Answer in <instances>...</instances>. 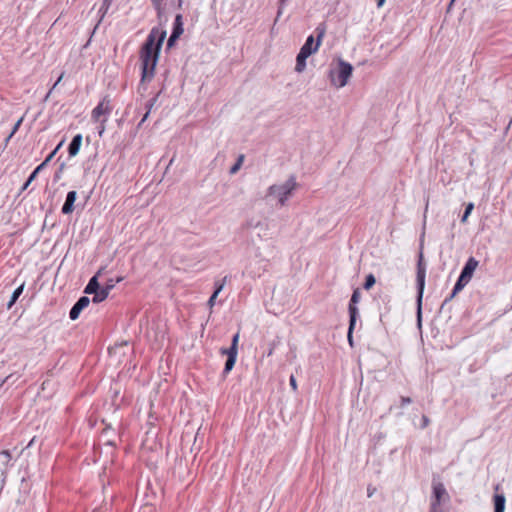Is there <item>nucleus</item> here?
I'll return each mask as SVG.
<instances>
[{
    "label": "nucleus",
    "mask_w": 512,
    "mask_h": 512,
    "mask_svg": "<svg viewBox=\"0 0 512 512\" xmlns=\"http://www.w3.org/2000/svg\"><path fill=\"white\" fill-rule=\"evenodd\" d=\"M166 38V30L161 27H153L145 42L140 48L139 58L141 63V79L139 89L146 82H150L155 75V68L159 60L160 51Z\"/></svg>",
    "instance_id": "obj_1"
},
{
    "label": "nucleus",
    "mask_w": 512,
    "mask_h": 512,
    "mask_svg": "<svg viewBox=\"0 0 512 512\" xmlns=\"http://www.w3.org/2000/svg\"><path fill=\"white\" fill-rule=\"evenodd\" d=\"M425 277H426V265L423 260V253L420 251L419 259L417 263V273H416V282H417V322L418 325H421L422 320V299L425 287Z\"/></svg>",
    "instance_id": "obj_2"
},
{
    "label": "nucleus",
    "mask_w": 512,
    "mask_h": 512,
    "mask_svg": "<svg viewBox=\"0 0 512 512\" xmlns=\"http://www.w3.org/2000/svg\"><path fill=\"white\" fill-rule=\"evenodd\" d=\"M297 187L295 176H290L289 179L280 185L274 184L268 188L267 197L268 196H276L278 198L279 204L284 206L286 201L292 195V192Z\"/></svg>",
    "instance_id": "obj_3"
},
{
    "label": "nucleus",
    "mask_w": 512,
    "mask_h": 512,
    "mask_svg": "<svg viewBox=\"0 0 512 512\" xmlns=\"http://www.w3.org/2000/svg\"><path fill=\"white\" fill-rule=\"evenodd\" d=\"M352 72L353 66L350 63L339 59L337 67L335 69H330L329 71L331 83L339 88L346 86Z\"/></svg>",
    "instance_id": "obj_4"
},
{
    "label": "nucleus",
    "mask_w": 512,
    "mask_h": 512,
    "mask_svg": "<svg viewBox=\"0 0 512 512\" xmlns=\"http://www.w3.org/2000/svg\"><path fill=\"white\" fill-rule=\"evenodd\" d=\"M360 298H361L360 289L356 288L352 293V296H351V299L349 302V306H348L349 327H348L347 338H348V342L351 346L353 345V340H352L353 330L355 328L356 321H357V318L359 315V311H358L356 304L360 301Z\"/></svg>",
    "instance_id": "obj_5"
},
{
    "label": "nucleus",
    "mask_w": 512,
    "mask_h": 512,
    "mask_svg": "<svg viewBox=\"0 0 512 512\" xmlns=\"http://www.w3.org/2000/svg\"><path fill=\"white\" fill-rule=\"evenodd\" d=\"M315 33L317 35V39H316V42H314V36L313 35H310L307 37L304 45L301 47V51L309 54V55H312L313 53H315L318 49H319V46L322 42V39L326 33V27H325V24H319L316 29H315Z\"/></svg>",
    "instance_id": "obj_6"
},
{
    "label": "nucleus",
    "mask_w": 512,
    "mask_h": 512,
    "mask_svg": "<svg viewBox=\"0 0 512 512\" xmlns=\"http://www.w3.org/2000/svg\"><path fill=\"white\" fill-rule=\"evenodd\" d=\"M111 100L108 96L103 97V99L98 103V105L92 110L91 119L93 121H100L103 118L108 119L109 115L112 112Z\"/></svg>",
    "instance_id": "obj_7"
},
{
    "label": "nucleus",
    "mask_w": 512,
    "mask_h": 512,
    "mask_svg": "<svg viewBox=\"0 0 512 512\" xmlns=\"http://www.w3.org/2000/svg\"><path fill=\"white\" fill-rule=\"evenodd\" d=\"M433 494L431 502L435 504H441L449 500V494L443 483L436 481L435 478L432 481Z\"/></svg>",
    "instance_id": "obj_8"
},
{
    "label": "nucleus",
    "mask_w": 512,
    "mask_h": 512,
    "mask_svg": "<svg viewBox=\"0 0 512 512\" xmlns=\"http://www.w3.org/2000/svg\"><path fill=\"white\" fill-rule=\"evenodd\" d=\"M470 282V280H468L467 278H465L464 276H462L460 274V276L458 277L455 285H454V288L451 292V294L445 298V300L443 301V303L441 304V307H440V310H443L445 308V306L460 292L464 289V287Z\"/></svg>",
    "instance_id": "obj_9"
},
{
    "label": "nucleus",
    "mask_w": 512,
    "mask_h": 512,
    "mask_svg": "<svg viewBox=\"0 0 512 512\" xmlns=\"http://www.w3.org/2000/svg\"><path fill=\"white\" fill-rule=\"evenodd\" d=\"M470 282V280H468L467 278H465L464 276H462L460 274V276L458 277L455 285H454V288L451 292V294L445 298V300L443 301V303L441 304V307H440V310H443L445 308V306L460 292L464 289V287Z\"/></svg>",
    "instance_id": "obj_10"
},
{
    "label": "nucleus",
    "mask_w": 512,
    "mask_h": 512,
    "mask_svg": "<svg viewBox=\"0 0 512 512\" xmlns=\"http://www.w3.org/2000/svg\"><path fill=\"white\" fill-rule=\"evenodd\" d=\"M90 303V299L87 296H81L77 302L72 306L69 312L71 320H76L83 309H85Z\"/></svg>",
    "instance_id": "obj_11"
},
{
    "label": "nucleus",
    "mask_w": 512,
    "mask_h": 512,
    "mask_svg": "<svg viewBox=\"0 0 512 512\" xmlns=\"http://www.w3.org/2000/svg\"><path fill=\"white\" fill-rule=\"evenodd\" d=\"M114 286H115L114 280L109 279L106 282L104 287L101 288L99 286V290L97 291V293H95V296H93L92 301L94 303H100V302L104 301L108 297L110 291L114 288Z\"/></svg>",
    "instance_id": "obj_12"
},
{
    "label": "nucleus",
    "mask_w": 512,
    "mask_h": 512,
    "mask_svg": "<svg viewBox=\"0 0 512 512\" xmlns=\"http://www.w3.org/2000/svg\"><path fill=\"white\" fill-rule=\"evenodd\" d=\"M478 265L479 262L474 257H470L462 268L460 274L468 280H471Z\"/></svg>",
    "instance_id": "obj_13"
},
{
    "label": "nucleus",
    "mask_w": 512,
    "mask_h": 512,
    "mask_svg": "<svg viewBox=\"0 0 512 512\" xmlns=\"http://www.w3.org/2000/svg\"><path fill=\"white\" fill-rule=\"evenodd\" d=\"M77 199V192L72 190L69 191L66 195L65 202L62 206L61 212L63 214H71L74 211V203Z\"/></svg>",
    "instance_id": "obj_14"
},
{
    "label": "nucleus",
    "mask_w": 512,
    "mask_h": 512,
    "mask_svg": "<svg viewBox=\"0 0 512 512\" xmlns=\"http://www.w3.org/2000/svg\"><path fill=\"white\" fill-rule=\"evenodd\" d=\"M220 352L222 355H227V359H226L225 366L223 369V376L225 377L233 369L235 362H236L237 353H235L234 350L231 352L225 351V350H220Z\"/></svg>",
    "instance_id": "obj_15"
},
{
    "label": "nucleus",
    "mask_w": 512,
    "mask_h": 512,
    "mask_svg": "<svg viewBox=\"0 0 512 512\" xmlns=\"http://www.w3.org/2000/svg\"><path fill=\"white\" fill-rule=\"evenodd\" d=\"M81 144H82V135L81 134L75 135L72 138V140L68 146V154L70 157H74L78 154Z\"/></svg>",
    "instance_id": "obj_16"
},
{
    "label": "nucleus",
    "mask_w": 512,
    "mask_h": 512,
    "mask_svg": "<svg viewBox=\"0 0 512 512\" xmlns=\"http://www.w3.org/2000/svg\"><path fill=\"white\" fill-rule=\"evenodd\" d=\"M102 269H100L96 275H94L86 285L84 289L85 294H93L95 296V293L99 290V282H98V276L101 274Z\"/></svg>",
    "instance_id": "obj_17"
},
{
    "label": "nucleus",
    "mask_w": 512,
    "mask_h": 512,
    "mask_svg": "<svg viewBox=\"0 0 512 512\" xmlns=\"http://www.w3.org/2000/svg\"><path fill=\"white\" fill-rule=\"evenodd\" d=\"M310 55L303 52V51H299L297 57H296V65H295V71L298 72V73H301L305 70L306 68V60L307 58L309 57Z\"/></svg>",
    "instance_id": "obj_18"
},
{
    "label": "nucleus",
    "mask_w": 512,
    "mask_h": 512,
    "mask_svg": "<svg viewBox=\"0 0 512 512\" xmlns=\"http://www.w3.org/2000/svg\"><path fill=\"white\" fill-rule=\"evenodd\" d=\"M494 512H504L505 510V496L503 494H495L493 497Z\"/></svg>",
    "instance_id": "obj_19"
},
{
    "label": "nucleus",
    "mask_w": 512,
    "mask_h": 512,
    "mask_svg": "<svg viewBox=\"0 0 512 512\" xmlns=\"http://www.w3.org/2000/svg\"><path fill=\"white\" fill-rule=\"evenodd\" d=\"M24 290V284H21L18 288L14 290V292L11 295V298L9 302L7 303V308L11 309L12 306L16 303L20 295L23 293Z\"/></svg>",
    "instance_id": "obj_20"
},
{
    "label": "nucleus",
    "mask_w": 512,
    "mask_h": 512,
    "mask_svg": "<svg viewBox=\"0 0 512 512\" xmlns=\"http://www.w3.org/2000/svg\"><path fill=\"white\" fill-rule=\"evenodd\" d=\"M11 459L12 456L8 450H3L0 452V461L3 466L8 467Z\"/></svg>",
    "instance_id": "obj_21"
},
{
    "label": "nucleus",
    "mask_w": 512,
    "mask_h": 512,
    "mask_svg": "<svg viewBox=\"0 0 512 512\" xmlns=\"http://www.w3.org/2000/svg\"><path fill=\"white\" fill-rule=\"evenodd\" d=\"M375 283H376V278H375V276L373 274L370 273L365 278V282L363 284V288L365 290H369V289H371L374 286Z\"/></svg>",
    "instance_id": "obj_22"
},
{
    "label": "nucleus",
    "mask_w": 512,
    "mask_h": 512,
    "mask_svg": "<svg viewBox=\"0 0 512 512\" xmlns=\"http://www.w3.org/2000/svg\"><path fill=\"white\" fill-rule=\"evenodd\" d=\"M238 341H239V333H236L233 338H232V343H231V346L229 348H221L220 350H225V351H235V353H238Z\"/></svg>",
    "instance_id": "obj_23"
},
{
    "label": "nucleus",
    "mask_w": 512,
    "mask_h": 512,
    "mask_svg": "<svg viewBox=\"0 0 512 512\" xmlns=\"http://www.w3.org/2000/svg\"><path fill=\"white\" fill-rule=\"evenodd\" d=\"M182 15L178 14L175 17L174 27L172 31H179V36L183 33V26H182Z\"/></svg>",
    "instance_id": "obj_24"
},
{
    "label": "nucleus",
    "mask_w": 512,
    "mask_h": 512,
    "mask_svg": "<svg viewBox=\"0 0 512 512\" xmlns=\"http://www.w3.org/2000/svg\"><path fill=\"white\" fill-rule=\"evenodd\" d=\"M474 209V204L472 202L468 203L465 207V211L462 215L461 222L465 223L467 221L468 216L471 214V212Z\"/></svg>",
    "instance_id": "obj_25"
},
{
    "label": "nucleus",
    "mask_w": 512,
    "mask_h": 512,
    "mask_svg": "<svg viewBox=\"0 0 512 512\" xmlns=\"http://www.w3.org/2000/svg\"><path fill=\"white\" fill-rule=\"evenodd\" d=\"M244 160V155H240L236 161V163L230 168V174H235L240 169Z\"/></svg>",
    "instance_id": "obj_26"
},
{
    "label": "nucleus",
    "mask_w": 512,
    "mask_h": 512,
    "mask_svg": "<svg viewBox=\"0 0 512 512\" xmlns=\"http://www.w3.org/2000/svg\"><path fill=\"white\" fill-rule=\"evenodd\" d=\"M23 119L24 117H21L16 123L15 125L13 126V129L11 131V133L8 135V137L6 138V143L9 142V140L13 137V135L18 131L19 127L21 126L22 122H23Z\"/></svg>",
    "instance_id": "obj_27"
},
{
    "label": "nucleus",
    "mask_w": 512,
    "mask_h": 512,
    "mask_svg": "<svg viewBox=\"0 0 512 512\" xmlns=\"http://www.w3.org/2000/svg\"><path fill=\"white\" fill-rule=\"evenodd\" d=\"M226 280H227V276H225L221 281H216L215 282V290L213 293L219 295V293L223 290L224 288V285L226 283Z\"/></svg>",
    "instance_id": "obj_28"
},
{
    "label": "nucleus",
    "mask_w": 512,
    "mask_h": 512,
    "mask_svg": "<svg viewBox=\"0 0 512 512\" xmlns=\"http://www.w3.org/2000/svg\"><path fill=\"white\" fill-rule=\"evenodd\" d=\"M179 31H172L170 37L167 41V46L170 48L173 46L174 42L179 38Z\"/></svg>",
    "instance_id": "obj_29"
},
{
    "label": "nucleus",
    "mask_w": 512,
    "mask_h": 512,
    "mask_svg": "<svg viewBox=\"0 0 512 512\" xmlns=\"http://www.w3.org/2000/svg\"><path fill=\"white\" fill-rule=\"evenodd\" d=\"M160 92L157 93L153 98H151L145 105L146 109L148 110V113L151 112L152 108L154 107V105L156 104L157 102V99H158V96H159Z\"/></svg>",
    "instance_id": "obj_30"
},
{
    "label": "nucleus",
    "mask_w": 512,
    "mask_h": 512,
    "mask_svg": "<svg viewBox=\"0 0 512 512\" xmlns=\"http://www.w3.org/2000/svg\"><path fill=\"white\" fill-rule=\"evenodd\" d=\"M108 119L106 118H103L102 120L100 121H95L96 123H99V126H98V134L100 136H102V134L104 133L105 129H106V122H107Z\"/></svg>",
    "instance_id": "obj_31"
},
{
    "label": "nucleus",
    "mask_w": 512,
    "mask_h": 512,
    "mask_svg": "<svg viewBox=\"0 0 512 512\" xmlns=\"http://www.w3.org/2000/svg\"><path fill=\"white\" fill-rule=\"evenodd\" d=\"M64 77V72L61 73V75L58 77L57 81L54 83V85L52 86V88L48 91V93L46 94L45 96V101L50 97V95L52 94L53 90L56 88V86L61 82V80L63 79Z\"/></svg>",
    "instance_id": "obj_32"
},
{
    "label": "nucleus",
    "mask_w": 512,
    "mask_h": 512,
    "mask_svg": "<svg viewBox=\"0 0 512 512\" xmlns=\"http://www.w3.org/2000/svg\"><path fill=\"white\" fill-rule=\"evenodd\" d=\"M37 177V175L35 173H31L30 176L28 177V179L26 180V182L24 183L23 187H22V190H25L28 188V186L32 183V181H34V179Z\"/></svg>",
    "instance_id": "obj_33"
},
{
    "label": "nucleus",
    "mask_w": 512,
    "mask_h": 512,
    "mask_svg": "<svg viewBox=\"0 0 512 512\" xmlns=\"http://www.w3.org/2000/svg\"><path fill=\"white\" fill-rule=\"evenodd\" d=\"M440 506L441 504H435L434 502H431L430 512H443Z\"/></svg>",
    "instance_id": "obj_34"
},
{
    "label": "nucleus",
    "mask_w": 512,
    "mask_h": 512,
    "mask_svg": "<svg viewBox=\"0 0 512 512\" xmlns=\"http://www.w3.org/2000/svg\"><path fill=\"white\" fill-rule=\"evenodd\" d=\"M217 296H218V295H217V294H215V293H213V294L210 296V298H209V300H208V306H209V308H210V309H212V308H213V306L215 305V302H216V298H217Z\"/></svg>",
    "instance_id": "obj_35"
},
{
    "label": "nucleus",
    "mask_w": 512,
    "mask_h": 512,
    "mask_svg": "<svg viewBox=\"0 0 512 512\" xmlns=\"http://www.w3.org/2000/svg\"><path fill=\"white\" fill-rule=\"evenodd\" d=\"M61 144H59L56 149L54 151H52L47 157L46 159L43 161V162H46V165L51 161V159L54 157V155L56 154L57 150L59 149Z\"/></svg>",
    "instance_id": "obj_36"
},
{
    "label": "nucleus",
    "mask_w": 512,
    "mask_h": 512,
    "mask_svg": "<svg viewBox=\"0 0 512 512\" xmlns=\"http://www.w3.org/2000/svg\"><path fill=\"white\" fill-rule=\"evenodd\" d=\"M422 423H421V428L424 429L426 428L429 424H430V419L426 416V415H423L422 416V419H421Z\"/></svg>",
    "instance_id": "obj_37"
},
{
    "label": "nucleus",
    "mask_w": 512,
    "mask_h": 512,
    "mask_svg": "<svg viewBox=\"0 0 512 512\" xmlns=\"http://www.w3.org/2000/svg\"><path fill=\"white\" fill-rule=\"evenodd\" d=\"M400 402H401V406L403 407V406H405L407 404L412 403V399L410 397L401 396Z\"/></svg>",
    "instance_id": "obj_38"
},
{
    "label": "nucleus",
    "mask_w": 512,
    "mask_h": 512,
    "mask_svg": "<svg viewBox=\"0 0 512 512\" xmlns=\"http://www.w3.org/2000/svg\"><path fill=\"white\" fill-rule=\"evenodd\" d=\"M109 8H105L104 4L102 3L98 13L100 14V21L103 19V17L105 16V14L107 13Z\"/></svg>",
    "instance_id": "obj_39"
},
{
    "label": "nucleus",
    "mask_w": 512,
    "mask_h": 512,
    "mask_svg": "<svg viewBox=\"0 0 512 512\" xmlns=\"http://www.w3.org/2000/svg\"><path fill=\"white\" fill-rule=\"evenodd\" d=\"M289 383H290V386L292 387V389L294 391H296L297 390V382H296V379H295V377L293 375L290 376Z\"/></svg>",
    "instance_id": "obj_40"
},
{
    "label": "nucleus",
    "mask_w": 512,
    "mask_h": 512,
    "mask_svg": "<svg viewBox=\"0 0 512 512\" xmlns=\"http://www.w3.org/2000/svg\"><path fill=\"white\" fill-rule=\"evenodd\" d=\"M151 2L155 9H157L158 11L161 10L163 0H151Z\"/></svg>",
    "instance_id": "obj_41"
},
{
    "label": "nucleus",
    "mask_w": 512,
    "mask_h": 512,
    "mask_svg": "<svg viewBox=\"0 0 512 512\" xmlns=\"http://www.w3.org/2000/svg\"><path fill=\"white\" fill-rule=\"evenodd\" d=\"M46 166V162H42L40 165H38L34 170H33V173H35L36 175H38V173L40 171H42L44 169V167Z\"/></svg>",
    "instance_id": "obj_42"
},
{
    "label": "nucleus",
    "mask_w": 512,
    "mask_h": 512,
    "mask_svg": "<svg viewBox=\"0 0 512 512\" xmlns=\"http://www.w3.org/2000/svg\"><path fill=\"white\" fill-rule=\"evenodd\" d=\"M283 7H284V5H281V0H279V8H278V11H277V17H276L275 21H277L279 19V17L281 16V14L283 12Z\"/></svg>",
    "instance_id": "obj_43"
},
{
    "label": "nucleus",
    "mask_w": 512,
    "mask_h": 512,
    "mask_svg": "<svg viewBox=\"0 0 512 512\" xmlns=\"http://www.w3.org/2000/svg\"><path fill=\"white\" fill-rule=\"evenodd\" d=\"M149 114L150 113H148V110H147L146 113L144 114V116L142 117L141 121L139 122L138 127H141L143 125V123L147 120Z\"/></svg>",
    "instance_id": "obj_44"
},
{
    "label": "nucleus",
    "mask_w": 512,
    "mask_h": 512,
    "mask_svg": "<svg viewBox=\"0 0 512 512\" xmlns=\"http://www.w3.org/2000/svg\"><path fill=\"white\" fill-rule=\"evenodd\" d=\"M113 0H103V4L105 6V8H109L110 5L112 4Z\"/></svg>",
    "instance_id": "obj_45"
},
{
    "label": "nucleus",
    "mask_w": 512,
    "mask_h": 512,
    "mask_svg": "<svg viewBox=\"0 0 512 512\" xmlns=\"http://www.w3.org/2000/svg\"><path fill=\"white\" fill-rule=\"evenodd\" d=\"M34 440H35V438H33V439L28 443V445L26 446V448H29V447H31L32 445H34Z\"/></svg>",
    "instance_id": "obj_46"
},
{
    "label": "nucleus",
    "mask_w": 512,
    "mask_h": 512,
    "mask_svg": "<svg viewBox=\"0 0 512 512\" xmlns=\"http://www.w3.org/2000/svg\"><path fill=\"white\" fill-rule=\"evenodd\" d=\"M384 2H385V0H378V3H377L378 7H381Z\"/></svg>",
    "instance_id": "obj_47"
},
{
    "label": "nucleus",
    "mask_w": 512,
    "mask_h": 512,
    "mask_svg": "<svg viewBox=\"0 0 512 512\" xmlns=\"http://www.w3.org/2000/svg\"><path fill=\"white\" fill-rule=\"evenodd\" d=\"M6 379L0 380V388L5 384Z\"/></svg>",
    "instance_id": "obj_48"
},
{
    "label": "nucleus",
    "mask_w": 512,
    "mask_h": 512,
    "mask_svg": "<svg viewBox=\"0 0 512 512\" xmlns=\"http://www.w3.org/2000/svg\"><path fill=\"white\" fill-rule=\"evenodd\" d=\"M373 495V491L368 488V497H371Z\"/></svg>",
    "instance_id": "obj_49"
},
{
    "label": "nucleus",
    "mask_w": 512,
    "mask_h": 512,
    "mask_svg": "<svg viewBox=\"0 0 512 512\" xmlns=\"http://www.w3.org/2000/svg\"><path fill=\"white\" fill-rule=\"evenodd\" d=\"M182 2L183 0H178V6L181 7L182 6Z\"/></svg>",
    "instance_id": "obj_50"
},
{
    "label": "nucleus",
    "mask_w": 512,
    "mask_h": 512,
    "mask_svg": "<svg viewBox=\"0 0 512 512\" xmlns=\"http://www.w3.org/2000/svg\"><path fill=\"white\" fill-rule=\"evenodd\" d=\"M272 353H273V348H271V350H269L268 356L272 355Z\"/></svg>",
    "instance_id": "obj_51"
},
{
    "label": "nucleus",
    "mask_w": 512,
    "mask_h": 512,
    "mask_svg": "<svg viewBox=\"0 0 512 512\" xmlns=\"http://www.w3.org/2000/svg\"><path fill=\"white\" fill-rule=\"evenodd\" d=\"M288 0H281V5H285Z\"/></svg>",
    "instance_id": "obj_52"
}]
</instances>
